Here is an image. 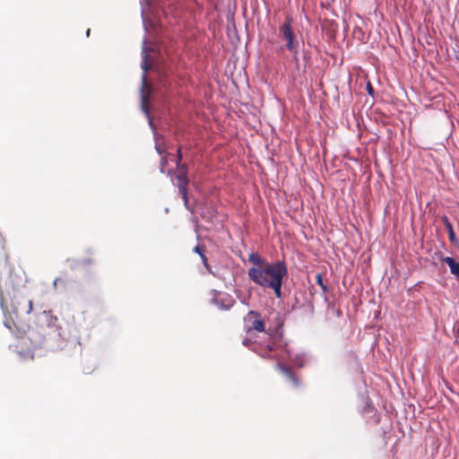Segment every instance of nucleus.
Returning <instances> with one entry per match:
<instances>
[{
	"label": "nucleus",
	"mask_w": 459,
	"mask_h": 459,
	"mask_svg": "<svg viewBox=\"0 0 459 459\" xmlns=\"http://www.w3.org/2000/svg\"><path fill=\"white\" fill-rule=\"evenodd\" d=\"M5 325L9 328V329H12V326L9 325V324H5Z\"/></svg>",
	"instance_id": "obj_22"
},
{
	"label": "nucleus",
	"mask_w": 459,
	"mask_h": 459,
	"mask_svg": "<svg viewBox=\"0 0 459 459\" xmlns=\"http://www.w3.org/2000/svg\"><path fill=\"white\" fill-rule=\"evenodd\" d=\"M32 300L23 294H14L11 299L10 309L8 313L13 316L12 321L14 326L22 324L32 311Z\"/></svg>",
	"instance_id": "obj_3"
},
{
	"label": "nucleus",
	"mask_w": 459,
	"mask_h": 459,
	"mask_svg": "<svg viewBox=\"0 0 459 459\" xmlns=\"http://www.w3.org/2000/svg\"><path fill=\"white\" fill-rule=\"evenodd\" d=\"M277 368L282 373L288 381L292 385L294 388H299L301 385L300 378L297 376L290 368L277 364Z\"/></svg>",
	"instance_id": "obj_7"
},
{
	"label": "nucleus",
	"mask_w": 459,
	"mask_h": 459,
	"mask_svg": "<svg viewBox=\"0 0 459 459\" xmlns=\"http://www.w3.org/2000/svg\"><path fill=\"white\" fill-rule=\"evenodd\" d=\"M33 324L29 333L30 338H35L34 346L48 344L52 348H59L72 334L71 327L63 328L58 324L57 316L50 310L37 314Z\"/></svg>",
	"instance_id": "obj_2"
},
{
	"label": "nucleus",
	"mask_w": 459,
	"mask_h": 459,
	"mask_svg": "<svg viewBox=\"0 0 459 459\" xmlns=\"http://www.w3.org/2000/svg\"><path fill=\"white\" fill-rule=\"evenodd\" d=\"M213 302L218 304L217 299H213Z\"/></svg>",
	"instance_id": "obj_25"
},
{
	"label": "nucleus",
	"mask_w": 459,
	"mask_h": 459,
	"mask_svg": "<svg viewBox=\"0 0 459 459\" xmlns=\"http://www.w3.org/2000/svg\"><path fill=\"white\" fill-rule=\"evenodd\" d=\"M20 342H21V343H25V341H24L23 339H22V340L20 341Z\"/></svg>",
	"instance_id": "obj_26"
},
{
	"label": "nucleus",
	"mask_w": 459,
	"mask_h": 459,
	"mask_svg": "<svg viewBox=\"0 0 459 459\" xmlns=\"http://www.w3.org/2000/svg\"><path fill=\"white\" fill-rule=\"evenodd\" d=\"M146 57H147V55H145V56H144V60H143V64H142V68H143V70L144 72L148 71V70H149V68H150V65H149V64H148V63H147V61H146Z\"/></svg>",
	"instance_id": "obj_18"
},
{
	"label": "nucleus",
	"mask_w": 459,
	"mask_h": 459,
	"mask_svg": "<svg viewBox=\"0 0 459 459\" xmlns=\"http://www.w3.org/2000/svg\"><path fill=\"white\" fill-rule=\"evenodd\" d=\"M269 341L266 344L259 343L255 345L253 350L261 357L265 359L273 358V351L276 349V344L272 337L273 333L271 329H268Z\"/></svg>",
	"instance_id": "obj_6"
},
{
	"label": "nucleus",
	"mask_w": 459,
	"mask_h": 459,
	"mask_svg": "<svg viewBox=\"0 0 459 459\" xmlns=\"http://www.w3.org/2000/svg\"><path fill=\"white\" fill-rule=\"evenodd\" d=\"M177 179H178V189H183L184 188H187V185H188V178H187V170H186V165H182V167L180 168L179 169V172L177 176Z\"/></svg>",
	"instance_id": "obj_8"
},
{
	"label": "nucleus",
	"mask_w": 459,
	"mask_h": 459,
	"mask_svg": "<svg viewBox=\"0 0 459 459\" xmlns=\"http://www.w3.org/2000/svg\"><path fill=\"white\" fill-rule=\"evenodd\" d=\"M159 153H162V151L160 148H157Z\"/></svg>",
	"instance_id": "obj_23"
},
{
	"label": "nucleus",
	"mask_w": 459,
	"mask_h": 459,
	"mask_svg": "<svg viewBox=\"0 0 459 459\" xmlns=\"http://www.w3.org/2000/svg\"><path fill=\"white\" fill-rule=\"evenodd\" d=\"M292 18L288 17L286 22L280 26V37L285 40L286 48L290 52H297L298 42L295 41V36L291 29Z\"/></svg>",
	"instance_id": "obj_4"
},
{
	"label": "nucleus",
	"mask_w": 459,
	"mask_h": 459,
	"mask_svg": "<svg viewBox=\"0 0 459 459\" xmlns=\"http://www.w3.org/2000/svg\"><path fill=\"white\" fill-rule=\"evenodd\" d=\"M441 261L446 263L450 268V273L459 279V263L450 256L442 257Z\"/></svg>",
	"instance_id": "obj_9"
},
{
	"label": "nucleus",
	"mask_w": 459,
	"mask_h": 459,
	"mask_svg": "<svg viewBox=\"0 0 459 459\" xmlns=\"http://www.w3.org/2000/svg\"><path fill=\"white\" fill-rule=\"evenodd\" d=\"M179 194L182 196V199L184 201V204L186 207L187 210H190L189 208V199H188V194H187V188H182L178 189Z\"/></svg>",
	"instance_id": "obj_13"
},
{
	"label": "nucleus",
	"mask_w": 459,
	"mask_h": 459,
	"mask_svg": "<svg viewBox=\"0 0 459 459\" xmlns=\"http://www.w3.org/2000/svg\"><path fill=\"white\" fill-rule=\"evenodd\" d=\"M182 160V153H181V150L178 149V159H177V164L178 166H179L180 162Z\"/></svg>",
	"instance_id": "obj_19"
},
{
	"label": "nucleus",
	"mask_w": 459,
	"mask_h": 459,
	"mask_svg": "<svg viewBox=\"0 0 459 459\" xmlns=\"http://www.w3.org/2000/svg\"><path fill=\"white\" fill-rule=\"evenodd\" d=\"M194 251L201 256V254H205V247L204 246H196Z\"/></svg>",
	"instance_id": "obj_16"
},
{
	"label": "nucleus",
	"mask_w": 459,
	"mask_h": 459,
	"mask_svg": "<svg viewBox=\"0 0 459 459\" xmlns=\"http://www.w3.org/2000/svg\"><path fill=\"white\" fill-rule=\"evenodd\" d=\"M248 262L252 264L247 270L248 278L264 289L272 290L277 299L282 296L283 279L287 277L288 269L284 262H268L257 252L248 255Z\"/></svg>",
	"instance_id": "obj_1"
},
{
	"label": "nucleus",
	"mask_w": 459,
	"mask_h": 459,
	"mask_svg": "<svg viewBox=\"0 0 459 459\" xmlns=\"http://www.w3.org/2000/svg\"><path fill=\"white\" fill-rule=\"evenodd\" d=\"M367 88H368V93H369V94H372V92H373V87H372V85H371L370 83H368Z\"/></svg>",
	"instance_id": "obj_21"
},
{
	"label": "nucleus",
	"mask_w": 459,
	"mask_h": 459,
	"mask_svg": "<svg viewBox=\"0 0 459 459\" xmlns=\"http://www.w3.org/2000/svg\"><path fill=\"white\" fill-rule=\"evenodd\" d=\"M167 163H168L167 157L166 156L161 157V159H160V171L162 173H165V167H166Z\"/></svg>",
	"instance_id": "obj_15"
},
{
	"label": "nucleus",
	"mask_w": 459,
	"mask_h": 459,
	"mask_svg": "<svg viewBox=\"0 0 459 459\" xmlns=\"http://www.w3.org/2000/svg\"><path fill=\"white\" fill-rule=\"evenodd\" d=\"M316 281L321 287L323 293L326 294L328 291V287L324 283L323 276L321 273H318L316 274Z\"/></svg>",
	"instance_id": "obj_12"
},
{
	"label": "nucleus",
	"mask_w": 459,
	"mask_h": 459,
	"mask_svg": "<svg viewBox=\"0 0 459 459\" xmlns=\"http://www.w3.org/2000/svg\"><path fill=\"white\" fill-rule=\"evenodd\" d=\"M457 58H458V60H459V49H458V56H457Z\"/></svg>",
	"instance_id": "obj_27"
},
{
	"label": "nucleus",
	"mask_w": 459,
	"mask_h": 459,
	"mask_svg": "<svg viewBox=\"0 0 459 459\" xmlns=\"http://www.w3.org/2000/svg\"><path fill=\"white\" fill-rule=\"evenodd\" d=\"M145 95H143V101L144 102L145 101Z\"/></svg>",
	"instance_id": "obj_24"
},
{
	"label": "nucleus",
	"mask_w": 459,
	"mask_h": 459,
	"mask_svg": "<svg viewBox=\"0 0 459 459\" xmlns=\"http://www.w3.org/2000/svg\"><path fill=\"white\" fill-rule=\"evenodd\" d=\"M290 360L294 363L295 366L299 368H302L307 363V358L305 354H296L295 356L290 355Z\"/></svg>",
	"instance_id": "obj_11"
},
{
	"label": "nucleus",
	"mask_w": 459,
	"mask_h": 459,
	"mask_svg": "<svg viewBox=\"0 0 459 459\" xmlns=\"http://www.w3.org/2000/svg\"><path fill=\"white\" fill-rule=\"evenodd\" d=\"M243 344H244L245 346H247V347H250L252 343H251V342H250L249 340L245 339V340L243 341Z\"/></svg>",
	"instance_id": "obj_20"
},
{
	"label": "nucleus",
	"mask_w": 459,
	"mask_h": 459,
	"mask_svg": "<svg viewBox=\"0 0 459 459\" xmlns=\"http://www.w3.org/2000/svg\"><path fill=\"white\" fill-rule=\"evenodd\" d=\"M234 304V301L232 299H229L228 300V303L225 304V305H222L220 307L221 308H223V309H230Z\"/></svg>",
	"instance_id": "obj_17"
},
{
	"label": "nucleus",
	"mask_w": 459,
	"mask_h": 459,
	"mask_svg": "<svg viewBox=\"0 0 459 459\" xmlns=\"http://www.w3.org/2000/svg\"><path fill=\"white\" fill-rule=\"evenodd\" d=\"M200 257H201V259H202V262H203V264H204V267H205L209 272H211V267H210V265H209V264H208V258H207V256L205 255V254H201V256H200Z\"/></svg>",
	"instance_id": "obj_14"
},
{
	"label": "nucleus",
	"mask_w": 459,
	"mask_h": 459,
	"mask_svg": "<svg viewBox=\"0 0 459 459\" xmlns=\"http://www.w3.org/2000/svg\"><path fill=\"white\" fill-rule=\"evenodd\" d=\"M245 321L247 323V333H250L252 331H256L259 333L266 332L268 333V330H265V322L262 318L259 312L255 310L248 311L245 317Z\"/></svg>",
	"instance_id": "obj_5"
},
{
	"label": "nucleus",
	"mask_w": 459,
	"mask_h": 459,
	"mask_svg": "<svg viewBox=\"0 0 459 459\" xmlns=\"http://www.w3.org/2000/svg\"><path fill=\"white\" fill-rule=\"evenodd\" d=\"M441 219L446 229L447 230L449 240L454 242L455 240V234L452 223L446 215H444Z\"/></svg>",
	"instance_id": "obj_10"
}]
</instances>
